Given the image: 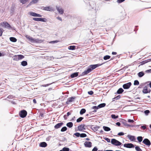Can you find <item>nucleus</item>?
Instances as JSON below:
<instances>
[{"label": "nucleus", "mask_w": 151, "mask_h": 151, "mask_svg": "<svg viewBox=\"0 0 151 151\" xmlns=\"http://www.w3.org/2000/svg\"><path fill=\"white\" fill-rule=\"evenodd\" d=\"M47 144L45 142H42L39 144V146L42 147H45L47 146Z\"/></svg>", "instance_id": "obj_19"}, {"label": "nucleus", "mask_w": 151, "mask_h": 151, "mask_svg": "<svg viewBox=\"0 0 151 151\" xmlns=\"http://www.w3.org/2000/svg\"><path fill=\"white\" fill-rule=\"evenodd\" d=\"M132 84L131 82H129L124 84L122 86V87L124 89H129L131 86Z\"/></svg>", "instance_id": "obj_6"}, {"label": "nucleus", "mask_w": 151, "mask_h": 151, "mask_svg": "<svg viewBox=\"0 0 151 151\" xmlns=\"http://www.w3.org/2000/svg\"><path fill=\"white\" fill-rule=\"evenodd\" d=\"M103 128L104 130L106 131H109L111 130V129L108 127L104 126Z\"/></svg>", "instance_id": "obj_30"}, {"label": "nucleus", "mask_w": 151, "mask_h": 151, "mask_svg": "<svg viewBox=\"0 0 151 151\" xmlns=\"http://www.w3.org/2000/svg\"><path fill=\"white\" fill-rule=\"evenodd\" d=\"M18 58V55H15L13 57V60H14L18 61L19 59Z\"/></svg>", "instance_id": "obj_44"}, {"label": "nucleus", "mask_w": 151, "mask_h": 151, "mask_svg": "<svg viewBox=\"0 0 151 151\" xmlns=\"http://www.w3.org/2000/svg\"><path fill=\"white\" fill-rule=\"evenodd\" d=\"M29 14L30 15L34 17H41L42 16L41 14L32 12H30Z\"/></svg>", "instance_id": "obj_9"}, {"label": "nucleus", "mask_w": 151, "mask_h": 151, "mask_svg": "<svg viewBox=\"0 0 151 151\" xmlns=\"http://www.w3.org/2000/svg\"><path fill=\"white\" fill-rule=\"evenodd\" d=\"M100 127L98 126H96L95 127H93V130L96 132L97 131L98 129Z\"/></svg>", "instance_id": "obj_35"}, {"label": "nucleus", "mask_w": 151, "mask_h": 151, "mask_svg": "<svg viewBox=\"0 0 151 151\" xmlns=\"http://www.w3.org/2000/svg\"><path fill=\"white\" fill-rule=\"evenodd\" d=\"M98 149L97 147L95 146L92 149V151H98Z\"/></svg>", "instance_id": "obj_58"}, {"label": "nucleus", "mask_w": 151, "mask_h": 151, "mask_svg": "<svg viewBox=\"0 0 151 151\" xmlns=\"http://www.w3.org/2000/svg\"><path fill=\"white\" fill-rule=\"evenodd\" d=\"M0 25L5 28L15 30V28L14 27H12L10 24L7 22H2L0 24Z\"/></svg>", "instance_id": "obj_3"}, {"label": "nucleus", "mask_w": 151, "mask_h": 151, "mask_svg": "<svg viewBox=\"0 0 151 151\" xmlns=\"http://www.w3.org/2000/svg\"><path fill=\"white\" fill-rule=\"evenodd\" d=\"M144 112L145 115H147L150 113V111L149 110H147L144 111Z\"/></svg>", "instance_id": "obj_52"}, {"label": "nucleus", "mask_w": 151, "mask_h": 151, "mask_svg": "<svg viewBox=\"0 0 151 151\" xmlns=\"http://www.w3.org/2000/svg\"><path fill=\"white\" fill-rule=\"evenodd\" d=\"M27 114V111L25 110H23L21 111L19 113L20 116L22 118H24L26 116Z\"/></svg>", "instance_id": "obj_5"}, {"label": "nucleus", "mask_w": 151, "mask_h": 151, "mask_svg": "<svg viewBox=\"0 0 151 151\" xmlns=\"http://www.w3.org/2000/svg\"><path fill=\"white\" fill-rule=\"evenodd\" d=\"M125 126L126 125L127 122V121L124 119H122V121L121 122Z\"/></svg>", "instance_id": "obj_53"}, {"label": "nucleus", "mask_w": 151, "mask_h": 151, "mask_svg": "<svg viewBox=\"0 0 151 151\" xmlns=\"http://www.w3.org/2000/svg\"><path fill=\"white\" fill-rule=\"evenodd\" d=\"M3 30V29L0 28V36H1L2 35Z\"/></svg>", "instance_id": "obj_63"}, {"label": "nucleus", "mask_w": 151, "mask_h": 151, "mask_svg": "<svg viewBox=\"0 0 151 151\" xmlns=\"http://www.w3.org/2000/svg\"><path fill=\"white\" fill-rule=\"evenodd\" d=\"M104 139L108 142H110V139L106 137L105 138H104Z\"/></svg>", "instance_id": "obj_54"}, {"label": "nucleus", "mask_w": 151, "mask_h": 151, "mask_svg": "<svg viewBox=\"0 0 151 151\" xmlns=\"http://www.w3.org/2000/svg\"><path fill=\"white\" fill-rule=\"evenodd\" d=\"M112 118L113 119H116L118 118V115H116L114 114H112L111 115Z\"/></svg>", "instance_id": "obj_39"}, {"label": "nucleus", "mask_w": 151, "mask_h": 151, "mask_svg": "<svg viewBox=\"0 0 151 151\" xmlns=\"http://www.w3.org/2000/svg\"><path fill=\"white\" fill-rule=\"evenodd\" d=\"M142 92L144 93L145 94L148 93V88L146 86H145L144 87V88L142 90Z\"/></svg>", "instance_id": "obj_25"}, {"label": "nucleus", "mask_w": 151, "mask_h": 151, "mask_svg": "<svg viewBox=\"0 0 151 151\" xmlns=\"http://www.w3.org/2000/svg\"><path fill=\"white\" fill-rule=\"evenodd\" d=\"M27 61L24 60L21 62V65L23 66H25L27 65Z\"/></svg>", "instance_id": "obj_31"}, {"label": "nucleus", "mask_w": 151, "mask_h": 151, "mask_svg": "<svg viewBox=\"0 0 151 151\" xmlns=\"http://www.w3.org/2000/svg\"><path fill=\"white\" fill-rule=\"evenodd\" d=\"M80 133L79 132H77L74 134L73 136L74 137H75L74 136H75L77 137H80Z\"/></svg>", "instance_id": "obj_45"}, {"label": "nucleus", "mask_w": 151, "mask_h": 151, "mask_svg": "<svg viewBox=\"0 0 151 151\" xmlns=\"http://www.w3.org/2000/svg\"><path fill=\"white\" fill-rule=\"evenodd\" d=\"M32 19L35 21H40V18L37 17H33L32 18Z\"/></svg>", "instance_id": "obj_51"}, {"label": "nucleus", "mask_w": 151, "mask_h": 151, "mask_svg": "<svg viewBox=\"0 0 151 151\" xmlns=\"http://www.w3.org/2000/svg\"><path fill=\"white\" fill-rule=\"evenodd\" d=\"M42 9L43 10L47 11H52L53 10V9L51 7H50L49 6L47 7H44L42 6Z\"/></svg>", "instance_id": "obj_15"}, {"label": "nucleus", "mask_w": 151, "mask_h": 151, "mask_svg": "<svg viewBox=\"0 0 151 151\" xmlns=\"http://www.w3.org/2000/svg\"><path fill=\"white\" fill-rule=\"evenodd\" d=\"M125 0H117V2L119 4H120L124 2Z\"/></svg>", "instance_id": "obj_59"}, {"label": "nucleus", "mask_w": 151, "mask_h": 151, "mask_svg": "<svg viewBox=\"0 0 151 151\" xmlns=\"http://www.w3.org/2000/svg\"><path fill=\"white\" fill-rule=\"evenodd\" d=\"M56 9L58 12L59 13L61 14H63L64 12V10L62 8H60L58 6H55Z\"/></svg>", "instance_id": "obj_11"}, {"label": "nucleus", "mask_w": 151, "mask_h": 151, "mask_svg": "<svg viewBox=\"0 0 151 151\" xmlns=\"http://www.w3.org/2000/svg\"><path fill=\"white\" fill-rule=\"evenodd\" d=\"M128 122L129 123H133L134 122V121L133 120L131 119H128Z\"/></svg>", "instance_id": "obj_62"}, {"label": "nucleus", "mask_w": 151, "mask_h": 151, "mask_svg": "<svg viewBox=\"0 0 151 151\" xmlns=\"http://www.w3.org/2000/svg\"><path fill=\"white\" fill-rule=\"evenodd\" d=\"M121 97V96L120 95L117 96L115 97L114 98H113L112 99L113 101H114L113 100L114 99H115L116 100H118V99H119Z\"/></svg>", "instance_id": "obj_50"}, {"label": "nucleus", "mask_w": 151, "mask_h": 151, "mask_svg": "<svg viewBox=\"0 0 151 151\" xmlns=\"http://www.w3.org/2000/svg\"><path fill=\"white\" fill-rule=\"evenodd\" d=\"M47 21L46 19L45 18H40V22H46Z\"/></svg>", "instance_id": "obj_36"}, {"label": "nucleus", "mask_w": 151, "mask_h": 151, "mask_svg": "<svg viewBox=\"0 0 151 151\" xmlns=\"http://www.w3.org/2000/svg\"><path fill=\"white\" fill-rule=\"evenodd\" d=\"M52 83L47 84H45V85H42L41 86H42V87H47V86H49L50 85H51Z\"/></svg>", "instance_id": "obj_60"}, {"label": "nucleus", "mask_w": 151, "mask_h": 151, "mask_svg": "<svg viewBox=\"0 0 151 151\" xmlns=\"http://www.w3.org/2000/svg\"><path fill=\"white\" fill-rule=\"evenodd\" d=\"M79 72H75L72 73L70 75V77L72 78H73L75 77L78 76V75Z\"/></svg>", "instance_id": "obj_23"}, {"label": "nucleus", "mask_w": 151, "mask_h": 151, "mask_svg": "<svg viewBox=\"0 0 151 151\" xmlns=\"http://www.w3.org/2000/svg\"><path fill=\"white\" fill-rule=\"evenodd\" d=\"M143 137L142 136H138L137 137V139L139 143H140L143 140Z\"/></svg>", "instance_id": "obj_32"}, {"label": "nucleus", "mask_w": 151, "mask_h": 151, "mask_svg": "<svg viewBox=\"0 0 151 151\" xmlns=\"http://www.w3.org/2000/svg\"><path fill=\"white\" fill-rule=\"evenodd\" d=\"M105 63H102L101 64H96L91 65H89L87 68L86 70L82 72L81 74V76L86 75L91 72L93 70L95 69L96 68L101 66Z\"/></svg>", "instance_id": "obj_1"}, {"label": "nucleus", "mask_w": 151, "mask_h": 151, "mask_svg": "<svg viewBox=\"0 0 151 151\" xmlns=\"http://www.w3.org/2000/svg\"><path fill=\"white\" fill-rule=\"evenodd\" d=\"M144 75V72L143 71L140 72H139L137 74V75L138 77L139 78L142 77Z\"/></svg>", "instance_id": "obj_24"}, {"label": "nucleus", "mask_w": 151, "mask_h": 151, "mask_svg": "<svg viewBox=\"0 0 151 151\" xmlns=\"http://www.w3.org/2000/svg\"><path fill=\"white\" fill-rule=\"evenodd\" d=\"M88 93L89 95H91L93 93V92L92 91H88Z\"/></svg>", "instance_id": "obj_61"}, {"label": "nucleus", "mask_w": 151, "mask_h": 151, "mask_svg": "<svg viewBox=\"0 0 151 151\" xmlns=\"http://www.w3.org/2000/svg\"><path fill=\"white\" fill-rule=\"evenodd\" d=\"M87 137V135L85 133L80 134V137L82 138H84Z\"/></svg>", "instance_id": "obj_48"}, {"label": "nucleus", "mask_w": 151, "mask_h": 151, "mask_svg": "<svg viewBox=\"0 0 151 151\" xmlns=\"http://www.w3.org/2000/svg\"><path fill=\"white\" fill-rule=\"evenodd\" d=\"M9 99H13L14 98V96L12 95H9L7 97Z\"/></svg>", "instance_id": "obj_55"}, {"label": "nucleus", "mask_w": 151, "mask_h": 151, "mask_svg": "<svg viewBox=\"0 0 151 151\" xmlns=\"http://www.w3.org/2000/svg\"><path fill=\"white\" fill-rule=\"evenodd\" d=\"M124 147L127 148H132L134 147V145L131 143H125L124 145Z\"/></svg>", "instance_id": "obj_8"}, {"label": "nucleus", "mask_w": 151, "mask_h": 151, "mask_svg": "<svg viewBox=\"0 0 151 151\" xmlns=\"http://www.w3.org/2000/svg\"><path fill=\"white\" fill-rule=\"evenodd\" d=\"M18 57L19 60L22 59L24 58V56L22 55H18Z\"/></svg>", "instance_id": "obj_46"}, {"label": "nucleus", "mask_w": 151, "mask_h": 151, "mask_svg": "<svg viewBox=\"0 0 151 151\" xmlns=\"http://www.w3.org/2000/svg\"><path fill=\"white\" fill-rule=\"evenodd\" d=\"M127 137L131 141H136V138L135 136L128 134L127 135Z\"/></svg>", "instance_id": "obj_12"}, {"label": "nucleus", "mask_w": 151, "mask_h": 151, "mask_svg": "<svg viewBox=\"0 0 151 151\" xmlns=\"http://www.w3.org/2000/svg\"><path fill=\"white\" fill-rule=\"evenodd\" d=\"M66 125L68 127L71 128L73 127V124L72 122H70L67 123Z\"/></svg>", "instance_id": "obj_26"}, {"label": "nucleus", "mask_w": 151, "mask_h": 151, "mask_svg": "<svg viewBox=\"0 0 151 151\" xmlns=\"http://www.w3.org/2000/svg\"><path fill=\"white\" fill-rule=\"evenodd\" d=\"M93 125H88L86 126V128H88V127H89L92 130H93Z\"/></svg>", "instance_id": "obj_56"}, {"label": "nucleus", "mask_w": 151, "mask_h": 151, "mask_svg": "<svg viewBox=\"0 0 151 151\" xmlns=\"http://www.w3.org/2000/svg\"><path fill=\"white\" fill-rule=\"evenodd\" d=\"M26 37L32 43L33 40H34V38L32 37H30L29 36L27 35Z\"/></svg>", "instance_id": "obj_29"}, {"label": "nucleus", "mask_w": 151, "mask_h": 151, "mask_svg": "<svg viewBox=\"0 0 151 151\" xmlns=\"http://www.w3.org/2000/svg\"><path fill=\"white\" fill-rule=\"evenodd\" d=\"M67 127L65 126H64L62 127V128L61 129L60 131L61 132H64L66 131L67 130Z\"/></svg>", "instance_id": "obj_43"}, {"label": "nucleus", "mask_w": 151, "mask_h": 151, "mask_svg": "<svg viewBox=\"0 0 151 151\" xmlns=\"http://www.w3.org/2000/svg\"><path fill=\"white\" fill-rule=\"evenodd\" d=\"M83 118H84L83 117H80L77 119L76 122L78 123L80 122L83 119Z\"/></svg>", "instance_id": "obj_41"}, {"label": "nucleus", "mask_w": 151, "mask_h": 151, "mask_svg": "<svg viewBox=\"0 0 151 151\" xmlns=\"http://www.w3.org/2000/svg\"><path fill=\"white\" fill-rule=\"evenodd\" d=\"M28 0H20V2L22 4H24L28 1Z\"/></svg>", "instance_id": "obj_49"}, {"label": "nucleus", "mask_w": 151, "mask_h": 151, "mask_svg": "<svg viewBox=\"0 0 151 151\" xmlns=\"http://www.w3.org/2000/svg\"><path fill=\"white\" fill-rule=\"evenodd\" d=\"M148 62V61L147 60H145L143 61H142L140 63H139L140 64V65H143L147 63Z\"/></svg>", "instance_id": "obj_40"}, {"label": "nucleus", "mask_w": 151, "mask_h": 151, "mask_svg": "<svg viewBox=\"0 0 151 151\" xmlns=\"http://www.w3.org/2000/svg\"><path fill=\"white\" fill-rule=\"evenodd\" d=\"M124 134V133L123 132H120L118 134V135L119 136H123Z\"/></svg>", "instance_id": "obj_57"}, {"label": "nucleus", "mask_w": 151, "mask_h": 151, "mask_svg": "<svg viewBox=\"0 0 151 151\" xmlns=\"http://www.w3.org/2000/svg\"><path fill=\"white\" fill-rule=\"evenodd\" d=\"M59 41L58 40H54L50 41L49 42V43L50 44H54L55 43H58V42H59Z\"/></svg>", "instance_id": "obj_42"}, {"label": "nucleus", "mask_w": 151, "mask_h": 151, "mask_svg": "<svg viewBox=\"0 0 151 151\" xmlns=\"http://www.w3.org/2000/svg\"><path fill=\"white\" fill-rule=\"evenodd\" d=\"M76 97L74 96L71 97H70L68 99V100L66 102V103L67 104H69V103L71 102L74 101V100L75 99Z\"/></svg>", "instance_id": "obj_14"}, {"label": "nucleus", "mask_w": 151, "mask_h": 151, "mask_svg": "<svg viewBox=\"0 0 151 151\" xmlns=\"http://www.w3.org/2000/svg\"><path fill=\"white\" fill-rule=\"evenodd\" d=\"M38 1V0H32L29 3L27 6V7H29L32 4L37 3Z\"/></svg>", "instance_id": "obj_20"}, {"label": "nucleus", "mask_w": 151, "mask_h": 151, "mask_svg": "<svg viewBox=\"0 0 151 151\" xmlns=\"http://www.w3.org/2000/svg\"><path fill=\"white\" fill-rule=\"evenodd\" d=\"M142 143L148 147H149L151 145L150 141L147 138L144 139L143 140Z\"/></svg>", "instance_id": "obj_7"}, {"label": "nucleus", "mask_w": 151, "mask_h": 151, "mask_svg": "<svg viewBox=\"0 0 151 151\" xmlns=\"http://www.w3.org/2000/svg\"><path fill=\"white\" fill-rule=\"evenodd\" d=\"M89 6L90 7V8L93 9L95 10H96V4L94 2L91 1L89 2Z\"/></svg>", "instance_id": "obj_13"}, {"label": "nucleus", "mask_w": 151, "mask_h": 151, "mask_svg": "<svg viewBox=\"0 0 151 151\" xmlns=\"http://www.w3.org/2000/svg\"><path fill=\"white\" fill-rule=\"evenodd\" d=\"M63 124V123L62 122L58 123L54 126V128L55 129H58L61 127Z\"/></svg>", "instance_id": "obj_17"}, {"label": "nucleus", "mask_w": 151, "mask_h": 151, "mask_svg": "<svg viewBox=\"0 0 151 151\" xmlns=\"http://www.w3.org/2000/svg\"><path fill=\"white\" fill-rule=\"evenodd\" d=\"M70 149L68 147H64L62 148V149L59 151H69Z\"/></svg>", "instance_id": "obj_33"}, {"label": "nucleus", "mask_w": 151, "mask_h": 151, "mask_svg": "<svg viewBox=\"0 0 151 151\" xmlns=\"http://www.w3.org/2000/svg\"><path fill=\"white\" fill-rule=\"evenodd\" d=\"M42 42L43 40H42L39 39L38 38L36 39L34 38V40H33L32 43H40Z\"/></svg>", "instance_id": "obj_18"}, {"label": "nucleus", "mask_w": 151, "mask_h": 151, "mask_svg": "<svg viewBox=\"0 0 151 151\" xmlns=\"http://www.w3.org/2000/svg\"><path fill=\"white\" fill-rule=\"evenodd\" d=\"M68 48L69 50H75L76 49V46L74 45H70L68 47Z\"/></svg>", "instance_id": "obj_28"}, {"label": "nucleus", "mask_w": 151, "mask_h": 151, "mask_svg": "<svg viewBox=\"0 0 151 151\" xmlns=\"http://www.w3.org/2000/svg\"><path fill=\"white\" fill-rule=\"evenodd\" d=\"M107 21L108 22H111L112 23H116V20L114 17L109 18L107 20Z\"/></svg>", "instance_id": "obj_16"}, {"label": "nucleus", "mask_w": 151, "mask_h": 151, "mask_svg": "<svg viewBox=\"0 0 151 151\" xmlns=\"http://www.w3.org/2000/svg\"><path fill=\"white\" fill-rule=\"evenodd\" d=\"M111 56L109 55H106L104 56L103 59L105 60H106L109 59L110 58Z\"/></svg>", "instance_id": "obj_38"}, {"label": "nucleus", "mask_w": 151, "mask_h": 151, "mask_svg": "<svg viewBox=\"0 0 151 151\" xmlns=\"http://www.w3.org/2000/svg\"><path fill=\"white\" fill-rule=\"evenodd\" d=\"M111 143L116 146L121 145L122 143L115 139H112L111 141Z\"/></svg>", "instance_id": "obj_4"}, {"label": "nucleus", "mask_w": 151, "mask_h": 151, "mask_svg": "<svg viewBox=\"0 0 151 151\" xmlns=\"http://www.w3.org/2000/svg\"><path fill=\"white\" fill-rule=\"evenodd\" d=\"M145 72L147 73H151V69L147 70Z\"/></svg>", "instance_id": "obj_64"}, {"label": "nucleus", "mask_w": 151, "mask_h": 151, "mask_svg": "<svg viewBox=\"0 0 151 151\" xmlns=\"http://www.w3.org/2000/svg\"><path fill=\"white\" fill-rule=\"evenodd\" d=\"M135 147V149L137 151H142V150L138 146H136Z\"/></svg>", "instance_id": "obj_37"}, {"label": "nucleus", "mask_w": 151, "mask_h": 151, "mask_svg": "<svg viewBox=\"0 0 151 151\" xmlns=\"http://www.w3.org/2000/svg\"><path fill=\"white\" fill-rule=\"evenodd\" d=\"M84 145L85 147L90 148L92 147V143L91 142L86 141L84 143Z\"/></svg>", "instance_id": "obj_10"}, {"label": "nucleus", "mask_w": 151, "mask_h": 151, "mask_svg": "<svg viewBox=\"0 0 151 151\" xmlns=\"http://www.w3.org/2000/svg\"><path fill=\"white\" fill-rule=\"evenodd\" d=\"M139 84V82L137 80H135L134 81V86L138 85Z\"/></svg>", "instance_id": "obj_47"}, {"label": "nucleus", "mask_w": 151, "mask_h": 151, "mask_svg": "<svg viewBox=\"0 0 151 151\" xmlns=\"http://www.w3.org/2000/svg\"><path fill=\"white\" fill-rule=\"evenodd\" d=\"M9 40L11 41L14 42H16L17 40L16 38L13 37H10L9 38Z\"/></svg>", "instance_id": "obj_27"}, {"label": "nucleus", "mask_w": 151, "mask_h": 151, "mask_svg": "<svg viewBox=\"0 0 151 151\" xmlns=\"http://www.w3.org/2000/svg\"><path fill=\"white\" fill-rule=\"evenodd\" d=\"M106 104L105 103H103L99 104L98 106H93L91 108V109H94L93 111L90 112L91 113L93 114V113L96 112L97 110L101 108L104 107L105 106Z\"/></svg>", "instance_id": "obj_2"}, {"label": "nucleus", "mask_w": 151, "mask_h": 151, "mask_svg": "<svg viewBox=\"0 0 151 151\" xmlns=\"http://www.w3.org/2000/svg\"><path fill=\"white\" fill-rule=\"evenodd\" d=\"M86 112V110L85 109H82L80 110V114L81 115H82Z\"/></svg>", "instance_id": "obj_34"}, {"label": "nucleus", "mask_w": 151, "mask_h": 151, "mask_svg": "<svg viewBox=\"0 0 151 151\" xmlns=\"http://www.w3.org/2000/svg\"><path fill=\"white\" fill-rule=\"evenodd\" d=\"M86 125L85 124H81L79 125L78 127V130L79 131H82L83 130V127H86Z\"/></svg>", "instance_id": "obj_21"}, {"label": "nucleus", "mask_w": 151, "mask_h": 151, "mask_svg": "<svg viewBox=\"0 0 151 151\" xmlns=\"http://www.w3.org/2000/svg\"><path fill=\"white\" fill-rule=\"evenodd\" d=\"M124 91L123 89L122 88H119L117 91L116 93H115L116 94H120L122 93Z\"/></svg>", "instance_id": "obj_22"}]
</instances>
